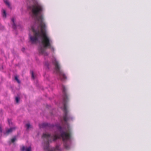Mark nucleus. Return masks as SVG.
<instances>
[{
    "label": "nucleus",
    "mask_w": 151,
    "mask_h": 151,
    "mask_svg": "<svg viewBox=\"0 0 151 151\" xmlns=\"http://www.w3.org/2000/svg\"><path fill=\"white\" fill-rule=\"evenodd\" d=\"M46 48H39V53L42 55H48L46 51Z\"/></svg>",
    "instance_id": "obj_5"
},
{
    "label": "nucleus",
    "mask_w": 151,
    "mask_h": 151,
    "mask_svg": "<svg viewBox=\"0 0 151 151\" xmlns=\"http://www.w3.org/2000/svg\"><path fill=\"white\" fill-rule=\"evenodd\" d=\"M42 11V6L39 4L34 5L32 6L31 12L32 16L39 23L38 27L40 28L41 36L42 37V43L46 47L51 46L52 42L51 40L48 37L46 33V25L44 22V19L42 15L38 16Z\"/></svg>",
    "instance_id": "obj_1"
},
{
    "label": "nucleus",
    "mask_w": 151,
    "mask_h": 151,
    "mask_svg": "<svg viewBox=\"0 0 151 151\" xmlns=\"http://www.w3.org/2000/svg\"><path fill=\"white\" fill-rule=\"evenodd\" d=\"M15 100H16V102L17 103L19 102V98L18 97H16Z\"/></svg>",
    "instance_id": "obj_14"
},
{
    "label": "nucleus",
    "mask_w": 151,
    "mask_h": 151,
    "mask_svg": "<svg viewBox=\"0 0 151 151\" xmlns=\"http://www.w3.org/2000/svg\"><path fill=\"white\" fill-rule=\"evenodd\" d=\"M32 78L34 79L35 77H34L33 72H32Z\"/></svg>",
    "instance_id": "obj_16"
},
{
    "label": "nucleus",
    "mask_w": 151,
    "mask_h": 151,
    "mask_svg": "<svg viewBox=\"0 0 151 151\" xmlns=\"http://www.w3.org/2000/svg\"><path fill=\"white\" fill-rule=\"evenodd\" d=\"M52 63L55 65V73L59 77V79L61 81H63L66 78V77L62 70L60 69V66L56 58L53 57L52 59Z\"/></svg>",
    "instance_id": "obj_2"
},
{
    "label": "nucleus",
    "mask_w": 151,
    "mask_h": 151,
    "mask_svg": "<svg viewBox=\"0 0 151 151\" xmlns=\"http://www.w3.org/2000/svg\"><path fill=\"white\" fill-rule=\"evenodd\" d=\"M25 50V48H23L22 49V51L23 52H24V51Z\"/></svg>",
    "instance_id": "obj_17"
},
{
    "label": "nucleus",
    "mask_w": 151,
    "mask_h": 151,
    "mask_svg": "<svg viewBox=\"0 0 151 151\" xmlns=\"http://www.w3.org/2000/svg\"><path fill=\"white\" fill-rule=\"evenodd\" d=\"M2 15L3 17L6 18V14L5 11L4 9L3 10Z\"/></svg>",
    "instance_id": "obj_9"
},
{
    "label": "nucleus",
    "mask_w": 151,
    "mask_h": 151,
    "mask_svg": "<svg viewBox=\"0 0 151 151\" xmlns=\"http://www.w3.org/2000/svg\"><path fill=\"white\" fill-rule=\"evenodd\" d=\"M16 128L15 127H11L9 129L7 130L4 134L8 135L10 133H11L13 130H15Z\"/></svg>",
    "instance_id": "obj_6"
},
{
    "label": "nucleus",
    "mask_w": 151,
    "mask_h": 151,
    "mask_svg": "<svg viewBox=\"0 0 151 151\" xmlns=\"http://www.w3.org/2000/svg\"><path fill=\"white\" fill-rule=\"evenodd\" d=\"M4 2L6 5H7L8 6H9V3L6 0L4 1Z\"/></svg>",
    "instance_id": "obj_12"
},
{
    "label": "nucleus",
    "mask_w": 151,
    "mask_h": 151,
    "mask_svg": "<svg viewBox=\"0 0 151 151\" xmlns=\"http://www.w3.org/2000/svg\"><path fill=\"white\" fill-rule=\"evenodd\" d=\"M33 1H34L35 0H32Z\"/></svg>",
    "instance_id": "obj_20"
},
{
    "label": "nucleus",
    "mask_w": 151,
    "mask_h": 151,
    "mask_svg": "<svg viewBox=\"0 0 151 151\" xmlns=\"http://www.w3.org/2000/svg\"><path fill=\"white\" fill-rule=\"evenodd\" d=\"M26 126L27 127V129H28L30 127V125L29 124L27 123L26 124Z\"/></svg>",
    "instance_id": "obj_11"
},
{
    "label": "nucleus",
    "mask_w": 151,
    "mask_h": 151,
    "mask_svg": "<svg viewBox=\"0 0 151 151\" xmlns=\"http://www.w3.org/2000/svg\"><path fill=\"white\" fill-rule=\"evenodd\" d=\"M16 139V138L15 137L11 139V141L12 142H14Z\"/></svg>",
    "instance_id": "obj_13"
},
{
    "label": "nucleus",
    "mask_w": 151,
    "mask_h": 151,
    "mask_svg": "<svg viewBox=\"0 0 151 151\" xmlns=\"http://www.w3.org/2000/svg\"><path fill=\"white\" fill-rule=\"evenodd\" d=\"M0 132L1 133L2 132V130L1 127H0Z\"/></svg>",
    "instance_id": "obj_18"
},
{
    "label": "nucleus",
    "mask_w": 151,
    "mask_h": 151,
    "mask_svg": "<svg viewBox=\"0 0 151 151\" xmlns=\"http://www.w3.org/2000/svg\"><path fill=\"white\" fill-rule=\"evenodd\" d=\"M54 125L53 124H51L47 123H43L42 124H39V127L40 128H52L53 127Z\"/></svg>",
    "instance_id": "obj_4"
},
{
    "label": "nucleus",
    "mask_w": 151,
    "mask_h": 151,
    "mask_svg": "<svg viewBox=\"0 0 151 151\" xmlns=\"http://www.w3.org/2000/svg\"><path fill=\"white\" fill-rule=\"evenodd\" d=\"M8 122H9V125H10L11 124H12V122H11V120L10 119H8Z\"/></svg>",
    "instance_id": "obj_15"
},
{
    "label": "nucleus",
    "mask_w": 151,
    "mask_h": 151,
    "mask_svg": "<svg viewBox=\"0 0 151 151\" xmlns=\"http://www.w3.org/2000/svg\"><path fill=\"white\" fill-rule=\"evenodd\" d=\"M15 79L19 83H20V81L18 79L17 76H15Z\"/></svg>",
    "instance_id": "obj_10"
},
{
    "label": "nucleus",
    "mask_w": 151,
    "mask_h": 151,
    "mask_svg": "<svg viewBox=\"0 0 151 151\" xmlns=\"http://www.w3.org/2000/svg\"><path fill=\"white\" fill-rule=\"evenodd\" d=\"M46 65H47V67L48 68V64H47V65H46Z\"/></svg>",
    "instance_id": "obj_19"
},
{
    "label": "nucleus",
    "mask_w": 151,
    "mask_h": 151,
    "mask_svg": "<svg viewBox=\"0 0 151 151\" xmlns=\"http://www.w3.org/2000/svg\"><path fill=\"white\" fill-rule=\"evenodd\" d=\"M31 147H29L28 148H27L26 149L24 147H23L22 148H21V150L22 151H31Z\"/></svg>",
    "instance_id": "obj_7"
},
{
    "label": "nucleus",
    "mask_w": 151,
    "mask_h": 151,
    "mask_svg": "<svg viewBox=\"0 0 151 151\" xmlns=\"http://www.w3.org/2000/svg\"><path fill=\"white\" fill-rule=\"evenodd\" d=\"M12 21L13 22V25H12V27L14 29H15L16 28V25L14 23V18H13L12 19Z\"/></svg>",
    "instance_id": "obj_8"
},
{
    "label": "nucleus",
    "mask_w": 151,
    "mask_h": 151,
    "mask_svg": "<svg viewBox=\"0 0 151 151\" xmlns=\"http://www.w3.org/2000/svg\"><path fill=\"white\" fill-rule=\"evenodd\" d=\"M32 31L34 33V36H29L30 40L32 43L35 42L38 40V37L41 36V32L39 30H36L34 28H32Z\"/></svg>",
    "instance_id": "obj_3"
}]
</instances>
